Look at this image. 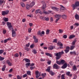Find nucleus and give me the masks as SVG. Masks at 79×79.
I'll return each mask as SVG.
<instances>
[{
  "label": "nucleus",
  "instance_id": "nucleus-32",
  "mask_svg": "<svg viewBox=\"0 0 79 79\" xmlns=\"http://www.w3.org/2000/svg\"><path fill=\"white\" fill-rule=\"evenodd\" d=\"M73 69L74 71H76V70H77V68L76 67V66L74 65L73 68Z\"/></svg>",
  "mask_w": 79,
  "mask_h": 79
},
{
  "label": "nucleus",
  "instance_id": "nucleus-46",
  "mask_svg": "<svg viewBox=\"0 0 79 79\" xmlns=\"http://www.w3.org/2000/svg\"><path fill=\"white\" fill-rule=\"evenodd\" d=\"M17 79H21L22 78V77H20L18 75L17 76Z\"/></svg>",
  "mask_w": 79,
  "mask_h": 79
},
{
  "label": "nucleus",
  "instance_id": "nucleus-36",
  "mask_svg": "<svg viewBox=\"0 0 79 79\" xmlns=\"http://www.w3.org/2000/svg\"><path fill=\"white\" fill-rule=\"evenodd\" d=\"M5 59L4 57H2L0 56V61H3Z\"/></svg>",
  "mask_w": 79,
  "mask_h": 79
},
{
  "label": "nucleus",
  "instance_id": "nucleus-28",
  "mask_svg": "<svg viewBox=\"0 0 79 79\" xmlns=\"http://www.w3.org/2000/svg\"><path fill=\"white\" fill-rule=\"evenodd\" d=\"M40 9L37 10H36L35 13H36V14H37L38 13H39V12H40Z\"/></svg>",
  "mask_w": 79,
  "mask_h": 79
},
{
  "label": "nucleus",
  "instance_id": "nucleus-53",
  "mask_svg": "<svg viewBox=\"0 0 79 79\" xmlns=\"http://www.w3.org/2000/svg\"><path fill=\"white\" fill-rule=\"evenodd\" d=\"M55 10V11H59V9L57 8V7H56Z\"/></svg>",
  "mask_w": 79,
  "mask_h": 79
},
{
  "label": "nucleus",
  "instance_id": "nucleus-21",
  "mask_svg": "<svg viewBox=\"0 0 79 79\" xmlns=\"http://www.w3.org/2000/svg\"><path fill=\"white\" fill-rule=\"evenodd\" d=\"M60 9L61 10H66V8H65L63 6L60 5Z\"/></svg>",
  "mask_w": 79,
  "mask_h": 79
},
{
  "label": "nucleus",
  "instance_id": "nucleus-51",
  "mask_svg": "<svg viewBox=\"0 0 79 79\" xmlns=\"http://www.w3.org/2000/svg\"><path fill=\"white\" fill-rule=\"evenodd\" d=\"M3 3V1H2V0H0V5H2Z\"/></svg>",
  "mask_w": 79,
  "mask_h": 79
},
{
  "label": "nucleus",
  "instance_id": "nucleus-5",
  "mask_svg": "<svg viewBox=\"0 0 79 79\" xmlns=\"http://www.w3.org/2000/svg\"><path fill=\"white\" fill-rule=\"evenodd\" d=\"M35 74L36 76V79H37L40 76V73H39V71H37L35 72Z\"/></svg>",
  "mask_w": 79,
  "mask_h": 79
},
{
  "label": "nucleus",
  "instance_id": "nucleus-48",
  "mask_svg": "<svg viewBox=\"0 0 79 79\" xmlns=\"http://www.w3.org/2000/svg\"><path fill=\"white\" fill-rule=\"evenodd\" d=\"M60 19V18H58L57 19H56V20L55 21V23H57V22H58V20H59Z\"/></svg>",
  "mask_w": 79,
  "mask_h": 79
},
{
  "label": "nucleus",
  "instance_id": "nucleus-14",
  "mask_svg": "<svg viewBox=\"0 0 79 79\" xmlns=\"http://www.w3.org/2000/svg\"><path fill=\"white\" fill-rule=\"evenodd\" d=\"M61 17V15H55V18H60Z\"/></svg>",
  "mask_w": 79,
  "mask_h": 79
},
{
  "label": "nucleus",
  "instance_id": "nucleus-15",
  "mask_svg": "<svg viewBox=\"0 0 79 79\" xmlns=\"http://www.w3.org/2000/svg\"><path fill=\"white\" fill-rule=\"evenodd\" d=\"M75 17L76 19H77L78 20H79V15H77V14H76V15H75Z\"/></svg>",
  "mask_w": 79,
  "mask_h": 79
},
{
  "label": "nucleus",
  "instance_id": "nucleus-50",
  "mask_svg": "<svg viewBox=\"0 0 79 79\" xmlns=\"http://www.w3.org/2000/svg\"><path fill=\"white\" fill-rule=\"evenodd\" d=\"M51 60H48L47 62V63L48 64H51Z\"/></svg>",
  "mask_w": 79,
  "mask_h": 79
},
{
  "label": "nucleus",
  "instance_id": "nucleus-3",
  "mask_svg": "<svg viewBox=\"0 0 79 79\" xmlns=\"http://www.w3.org/2000/svg\"><path fill=\"white\" fill-rule=\"evenodd\" d=\"M45 8H46V4L45 3H44L42 7V9L43 10L44 13L46 15H48L47 12L45 11Z\"/></svg>",
  "mask_w": 79,
  "mask_h": 79
},
{
  "label": "nucleus",
  "instance_id": "nucleus-44",
  "mask_svg": "<svg viewBox=\"0 0 79 79\" xmlns=\"http://www.w3.org/2000/svg\"><path fill=\"white\" fill-rule=\"evenodd\" d=\"M35 68V67H30V69H31V70H32L33 69H34V68Z\"/></svg>",
  "mask_w": 79,
  "mask_h": 79
},
{
  "label": "nucleus",
  "instance_id": "nucleus-13",
  "mask_svg": "<svg viewBox=\"0 0 79 79\" xmlns=\"http://www.w3.org/2000/svg\"><path fill=\"white\" fill-rule=\"evenodd\" d=\"M65 63H66V62L64 60H60V63L61 64H64Z\"/></svg>",
  "mask_w": 79,
  "mask_h": 79
},
{
  "label": "nucleus",
  "instance_id": "nucleus-64",
  "mask_svg": "<svg viewBox=\"0 0 79 79\" xmlns=\"http://www.w3.org/2000/svg\"><path fill=\"white\" fill-rule=\"evenodd\" d=\"M7 41H8L7 40H6V39L5 40H4V43H6Z\"/></svg>",
  "mask_w": 79,
  "mask_h": 79
},
{
  "label": "nucleus",
  "instance_id": "nucleus-42",
  "mask_svg": "<svg viewBox=\"0 0 79 79\" xmlns=\"http://www.w3.org/2000/svg\"><path fill=\"white\" fill-rule=\"evenodd\" d=\"M4 52V50H0V54H2Z\"/></svg>",
  "mask_w": 79,
  "mask_h": 79
},
{
  "label": "nucleus",
  "instance_id": "nucleus-12",
  "mask_svg": "<svg viewBox=\"0 0 79 79\" xmlns=\"http://www.w3.org/2000/svg\"><path fill=\"white\" fill-rule=\"evenodd\" d=\"M62 18L64 19H67V16L65 14H63L62 16Z\"/></svg>",
  "mask_w": 79,
  "mask_h": 79
},
{
  "label": "nucleus",
  "instance_id": "nucleus-57",
  "mask_svg": "<svg viewBox=\"0 0 79 79\" xmlns=\"http://www.w3.org/2000/svg\"><path fill=\"white\" fill-rule=\"evenodd\" d=\"M45 19V20L46 21H49V18L48 17H47V18H45V19Z\"/></svg>",
  "mask_w": 79,
  "mask_h": 79
},
{
  "label": "nucleus",
  "instance_id": "nucleus-10",
  "mask_svg": "<svg viewBox=\"0 0 79 79\" xmlns=\"http://www.w3.org/2000/svg\"><path fill=\"white\" fill-rule=\"evenodd\" d=\"M26 8L27 10H29L30 8H32L31 6V5H29L28 4H27L26 5Z\"/></svg>",
  "mask_w": 79,
  "mask_h": 79
},
{
  "label": "nucleus",
  "instance_id": "nucleus-39",
  "mask_svg": "<svg viewBox=\"0 0 79 79\" xmlns=\"http://www.w3.org/2000/svg\"><path fill=\"white\" fill-rule=\"evenodd\" d=\"M76 42V40H74L72 42L73 45H75V43Z\"/></svg>",
  "mask_w": 79,
  "mask_h": 79
},
{
  "label": "nucleus",
  "instance_id": "nucleus-63",
  "mask_svg": "<svg viewBox=\"0 0 79 79\" xmlns=\"http://www.w3.org/2000/svg\"><path fill=\"white\" fill-rule=\"evenodd\" d=\"M48 14H50L51 13H52V11L51 10H49L47 12Z\"/></svg>",
  "mask_w": 79,
  "mask_h": 79
},
{
  "label": "nucleus",
  "instance_id": "nucleus-9",
  "mask_svg": "<svg viewBox=\"0 0 79 79\" xmlns=\"http://www.w3.org/2000/svg\"><path fill=\"white\" fill-rule=\"evenodd\" d=\"M33 39H34V41L35 43H37L38 42V39L35 35L33 36Z\"/></svg>",
  "mask_w": 79,
  "mask_h": 79
},
{
  "label": "nucleus",
  "instance_id": "nucleus-22",
  "mask_svg": "<svg viewBox=\"0 0 79 79\" xmlns=\"http://www.w3.org/2000/svg\"><path fill=\"white\" fill-rule=\"evenodd\" d=\"M74 47H75V46L73 45H72L71 46H70V50H72L74 48Z\"/></svg>",
  "mask_w": 79,
  "mask_h": 79
},
{
  "label": "nucleus",
  "instance_id": "nucleus-56",
  "mask_svg": "<svg viewBox=\"0 0 79 79\" xmlns=\"http://www.w3.org/2000/svg\"><path fill=\"white\" fill-rule=\"evenodd\" d=\"M69 50H67V49H65L64 50V51L65 52V53H68V52H69Z\"/></svg>",
  "mask_w": 79,
  "mask_h": 79
},
{
  "label": "nucleus",
  "instance_id": "nucleus-40",
  "mask_svg": "<svg viewBox=\"0 0 79 79\" xmlns=\"http://www.w3.org/2000/svg\"><path fill=\"white\" fill-rule=\"evenodd\" d=\"M49 32H50V30L48 29L46 31V34H49Z\"/></svg>",
  "mask_w": 79,
  "mask_h": 79
},
{
  "label": "nucleus",
  "instance_id": "nucleus-52",
  "mask_svg": "<svg viewBox=\"0 0 79 79\" xmlns=\"http://www.w3.org/2000/svg\"><path fill=\"white\" fill-rule=\"evenodd\" d=\"M59 33H62V32H63V30H61V29H59Z\"/></svg>",
  "mask_w": 79,
  "mask_h": 79
},
{
  "label": "nucleus",
  "instance_id": "nucleus-4",
  "mask_svg": "<svg viewBox=\"0 0 79 79\" xmlns=\"http://www.w3.org/2000/svg\"><path fill=\"white\" fill-rule=\"evenodd\" d=\"M7 25L9 29V31H11V30L13 29V27L11 25V23H9V22H6Z\"/></svg>",
  "mask_w": 79,
  "mask_h": 79
},
{
  "label": "nucleus",
  "instance_id": "nucleus-54",
  "mask_svg": "<svg viewBox=\"0 0 79 79\" xmlns=\"http://www.w3.org/2000/svg\"><path fill=\"white\" fill-rule=\"evenodd\" d=\"M34 65H35V64L33 63H32L30 65V66H34Z\"/></svg>",
  "mask_w": 79,
  "mask_h": 79
},
{
  "label": "nucleus",
  "instance_id": "nucleus-18",
  "mask_svg": "<svg viewBox=\"0 0 79 79\" xmlns=\"http://www.w3.org/2000/svg\"><path fill=\"white\" fill-rule=\"evenodd\" d=\"M57 45H59L60 46L62 47L63 46V44L60 41H58Z\"/></svg>",
  "mask_w": 79,
  "mask_h": 79
},
{
  "label": "nucleus",
  "instance_id": "nucleus-8",
  "mask_svg": "<svg viewBox=\"0 0 79 79\" xmlns=\"http://www.w3.org/2000/svg\"><path fill=\"white\" fill-rule=\"evenodd\" d=\"M8 13H9V10H7L6 11H2V15H8Z\"/></svg>",
  "mask_w": 79,
  "mask_h": 79
},
{
  "label": "nucleus",
  "instance_id": "nucleus-1",
  "mask_svg": "<svg viewBox=\"0 0 79 79\" xmlns=\"http://www.w3.org/2000/svg\"><path fill=\"white\" fill-rule=\"evenodd\" d=\"M63 54H64V52L63 51L61 52H59L58 53H55V56H57L56 57V59L57 60H59L61 58V56Z\"/></svg>",
  "mask_w": 79,
  "mask_h": 79
},
{
  "label": "nucleus",
  "instance_id": "nucleus-45",
  "mask_svg": "<svg viewBox=\"0 0 79 79\" xmlns=\"http://www.w3.org/2000/svg\"><path fill=\"white\" fill-rule=\"evenodd\" d=\"M69 49H70V47L69 46H67L66 47V50L69 51Z\"/></svg>",
  "mask_w": 79,
  "mask_h": 79
},
{
  "label": "nucleus",
  "instance_id": "nucleus-38",
  "mask_svg": "<svg viewBox=\"0 0 79 79\" xmlns=\"http://www.w3.org/2000/svg\"><path fill=\"white\" fill-rule=\"evenodd\" d=\"M58 42V40L57 39H55L52 42L53 43L54 42L56 43Z\"/></svg>",
  "mask_w": 79,
  "mask_h": 79
},
{
  "label": "nucleus",
  "instance_id": "nucleus-60",
  "mask_svg": "<svg viewBox=\"0 0 79 79\" xmlns=\"http://www.w3.org/2000/svg\"><path fill=\"white\" fill-rule=\"evenodd\" d=\"M9 66H11L12 65V64L11 62H9L8 64Z\"/></svg>",
  "mask_w": 79,
  "mask_h": 79
},
{
  "label": "nucleus",
  "instance_id": "nucleus-35",
  "mask_svg": "<svg viewBox=\"0 0 79 79\" xmlns=\"http://www.w3.org/2000/svg\"><path fill=\"white\" fill-rule=\"evenodd\" d=\"M40 18L41 19H43V20H45V19L46 17H42V16H40Z\"/></svg>",
  "mask_w": 79,
  "mask_h": 79
},
{
  "label": "nucleus",
  "instance_id": "nucleus-25",
  "mask_svg": "<svg viewBox=\"0 0 79 79\" xmlns=\"http://www.w3.org/2000/svg\"><path fill=\"white\" fill-rule=\"evenodd\" d=\"M74 37H75V35H70L69 37V39H73Z\"/></svg>",
  "mask_w": 79,
  "mask_h": 79
},
{
  "label": "nucleus",
  "instance_id": "nucleus-29",
  "mask_svg": "<svg viewBox=\"0 0 79 79\" xmlns=\"http://www.w3.org/2000/svg\"><path fill=\"white\" fill-rule=\"evenodd\" d=\"M49 72V73L51 74V76H53L54 73H53V72H52V71H50Z\"/></svg>",
  "mask_w": 79,
  "mask_h": 79
},
{
  "label": "nucleus",
  "instance_id": "nucleus-27",
  "mask_svg": "<svg viewBox=\"0 0 79 79\" xmlns=\"http://www.w3.org/2000/svg\"><path fill=\"white\" fill-rule=\"evenodd\" d=\"M38 35H40V36H42V35L41 34L40 31H39L38 32Z\"/></svg>",
  "mask_w": 79,
  "mask_h": 79
},
{
  "label": "nucleus",
  "instance_id": "nucleus-30",
  "mask_svg": "<svg viewBox=\"0 0 79 79\" xmlns=\"http://www.w3.org/2000/svg\"><path fill=\"white\" fill-rule=\"evenodd\" d=\"M56 63L57 64H59V65H60L61 64V61L57 60L56 61Z\"/></svg>",
  "mask_w": 79,
  "mask_h": 79
},
{
  "label": "nucleus",
  "instance_id": "nucleus-37",
  "mask_svg": "<svg viewBox=\"0 0 79 79\" xmlns=\"http://www.w3.org/2000/svg\"><path fill=\"white\" fill-rule=\"evenodd\" d=\"M14 56L16 58H17V57H18V56H19V54H18V53H16L14 55Z\"/></svg>",
  "mask_w": 79,
  "mask_h": 79
},
{
  "label": "nucleus",
  "instance_id": "nucleus-26",
  "mask_svg": "<svg viewBox=\"0 0 79 79\" xmlns=\"http://www.w3.org/2000/svg\"><path fill=\"white\" fill-rule=\"evenodd\" d=\"M27 74L28 75H29V76H31V71H27Z\"/></svg>",
  "mask_w": 79,
  "mask_h": 79
},
{
  "label": "nucleus",
  "instance_id": "nucleus-31",
  "mask_svg": "<svg viewBox=\"0 0 79 79\" xmlns=\"http://www.w3.org/2000/svg\"><path fill=\"white\" fill-rule=\"evenodd\" d=\"M47 75V74L46 73H42V76L43 77H45V76H46V75Z\"/></svg>",
  "mask_w": 79,
  "mask_h": 79
},
{
  "label": "nucleus",
  "instance_id": "nucleus-11",
  "mask_svg": "<svg viewBox=\"0 0 79 79\" xmlns=\"http://www.w3.org/2000/svg\"><path fill=\"white\" fill-rule=\"evenodd\" d=\"M67 67V63H65L62 66L61 68L62 69H65Z\"/></svg>",
  "mask_w": 79,
  "mask_h": 79
},
{
  "label": "nucleus",
  "instance_id": "nucleus-34",
  "mask_svg": "<svg viewBox=\"0 0 79 79\" xmlns=\"http://www.w3.org/2000/svg\"><path fill=\"white\" fill-rule=\"evenodd\" d=\"M32 52H33L34 54H36V53H37V51H36V50L35 49L33 50Z\"/></svg>",
  "mask_w": 79,
  "mask_h": 79
},
{
  "label": "nucleus",
  "instance_id": "nucleus-47",
  "mask_svg": "<svg viewBox=\"0 0 79 79\" xmlns=\"http://www.w3.org/2000/svg\"><path fill=\"white\" fill-rule=\"evenodd\" d=\"M70 74V72H66V74L67 76H69V74Z\"/></svg>",
  "mask_w": 79,
  "mask_h": 79
},
{
  "label": "nucleus",
  "instance_id": "nucleus-7",
  "mask_svg": "<svg viewBox=\"0 0 79 79\" xmlns=\"http://www.w3.org/2000/svg\"><path fill=\"white\" fill-rule=\"evenodd\" d=\"M53 69H59V67L58 66V65H57L56 64H55L53 66Z\"/></svg>",
  "mask_w": 79,
  "mask_h": 79
},
{
  "label": "nucleus",
  "instance_id": "nucleus-43",
  "mask_svg": "<svg viewBox=\"0 0 79 79\" xmlns=\"http://www.w3.org/2000/svg\"><path fill=\"white\" fill-rule=\"evenodd\" d=\"M31 30H32V29H31V28H30L28 29V31L29 33H30V32H31Z\"/></svg>",
  "mask_w": 79,
  "mask_h": 79
},
{
  "label": "nucleus",
  "instance_id": "nucleus-41",
  "mask_svg": "<svg viewBox=\"0 0 79 79\" xmlns=\"http://www.w3.org/2000/svg\"><path fill=\"white\" fill-rule=\"evenodd\" d=\"M30 64L31 63H27L26 64V66L27 68L28 67L27 66H29V65H30Z\"/></svg>",
  "mask_w": 79,
  "mask_h": 79
},
{
  "label": "nucleus",
  "instance_id": "nucleus-23",
  "mask_svg": "<svg viewBox=\"0 0 79 79\" xmlns=\"http://www.w3.org/2000/svg\"><path fill=\"white\" fill-rule=\"evenodd\" d=\"M6 68V65H4L3 66V67L2 68V71H4L5 70V69Z\"/></svg>",
  "mask_w": 79,
  "mask_h": 79
},
{
  "label": "nucleus",
  "instance_id": "nucleus-62",
  "mask_svg": "<svg viewBox=\"0 0 79 79\" xmlns=\"http://www.w3.org/2000/svg\"><path fill=\"white\" fill-rule=\"evenodd\" d=\"M27 74H25L23 75V77H27Z\"/></svg>",
  "mask_w": 79,
  "mask_h": 79
},
{
  "label": "nucleus",
  "instance_id": "nucleus-55",
  "mask_svg": "<svg viewBox=\"0 0 79 79\" xmlns=\"http://www.w3.org/2000/svg\"><path fill=\"white\" fill-rule=\"evenodd\" d=\"M30 45V43H29L27 44L26 45V46L27 47H29V45Z\"/></svg>",
  "mask_w": 79,
  "mask_h": 79
},
{
  "label": "nucleus",
  "instance_id": "nucleus-20",
  "mask_svg": "<svg viewBox=\"0 0 79 79\" xmlns=\"http://www.w3.org/2000/svg\"><path fill=\"white\" fill-rule=\"evenodd\" d=\"M24 60L26 63H29L30 62V60L27 58L25 59Z\"/></svg>",
  "mask_w": 79,
  "mask_h": 79
},
{
  "label": "nucleus",
  "instance_id": "nucleus-19",
  "mask_svg": "<svg viewBox=\"0 0 79 79\" xmlns=\"http://www.w3.org/2000/svg\"><path fill=\"white\" fill-rule=\"evenodd\" d=\"M50 66H48V67L47 69L46 70V71H48V72H49L50 71Z\"/></svg>",
  "mask_w": 79,
  "mask_h": 79
},
{
  "label": "nucleus",
  "instance_id": "nucleus-6",
  "mask_svg": "<svg viewBox=\"0 0 79 79\" xmlns=\"http://www.w3.org/2000/svg\"><path fill=\"white\" fill-rule=\"evenodd\" d=\"M16 32H15V30L13 29H12V35L13 37H15V36H16Z\"/></svg>",
  "mask_w": 79,
  "mask_h": 79
},
{
  "label": "nucleus",
  "instance_id": "nucleus-33",
  "mask_svg": "<svg viewBox=\"0 0 79 79\" xmlns=\"http://www.w3.org/2000/svg\"><path fill=\"white\" fill-rule=\"evenodd\" d=\"M4 21L5 22L8 21V18H5L4 19Z\"/></svg>",
  "mask_w": 79,
  "mask_h": 79
},
{
  "label": "nucleus",
  "instance_id": "nucleus-2",
  "mask_svg": "<svg viewBox=\"0 0 79 79\" xmlns=\"http://www.w3.org/2000/svg\"><path fill=\"white\" fill-rule=\"evenodd\" d=\"M73 10H74L76 8L79 7V2H77L75 3V4H73L72 5Z\"/></svg>",
  "mask_w": 79,
  "mask_h": 79
},
{
  "label": "nucleus",
  "instance_id": "nucleus-24",
  "mask_svg": "<svg viewBox=\"0 0 79 79\" xmlns=\"http://www.w3.org/2000/svg\"><path fill=\"white\" fill-rule=\"evenodd\" d=\"M20 4L21 6H22V7H25V4L23 2H21L20 3Z\"/></svg>",
  "mask_w": 79,
  "mask_h": 79
},
{
  "label": "nucleus",
  "instance_id": "nucleus-49",
  "mask_svg": "<svg viewBox=\"0 0 79 79\" xmlns=\"http://www.w3.org/2000/svg\"><path fill=\"white\" fill-rule=\"evenodd\" d=\"M63 37L64 39H66L67 38V35H64L63 36Z\"/></svg>",
  "mask_w": 79,
  "mask_h": 79
},
{
  "label": "nucleus",
  "instance_id": "nucleus-16",
  "mask_svg": "<svg viewBox=\"0 0 79 79\" xmlns=\"http://www.w3.org/2000/svg\"><path fill=\"white\" fill-rule=\"evenodd\" d=\"M54 48L52 46H51L48 47V49L49 50H52Z\"/></svg>",
  "mask_w": 79,
  "mask_h": 79
},
{
  "label": "nucleus",
  "instance_id": "nucleus-61",
  "mask_svg": "<svg viewBox=\"0 0 79 79\" xmlns=\"http://www.w3.org/2000/svg\"><path fill=\"white\" fill-rule=\"evenodd\" d=\"M25 49L26 50H27V51L28 52L29 50V48H25Z\"/></svg>",
  "mask_w": 79,
  "mask_h": 79
},
{
  "label": "nucleus",
  "instance_id": "nucleus-58",
  "mask_svg": "<svg viewBox=\"0 0 79 79\" xmlns=\"http://www.w3.org/2000/svg\"><path fill=\"white\" fill-rule=\"evenodd\" d=\"M3 33L4 34L6 33V31L5 30H4L3 31Z\"/></svg>",
  "mask_w": 79,
  "mask_h": 79
},
{
  "label": "nucleus",
  "instance_id": "nucleus-17",
  "mask_svg": "<svg viewBox=\"0 0 79 79\" xmlns=\"http://www.w3.org/2000/svg\"><path fill=\"white\" fill-rule=\"evenodd\" d=\"M34 5H35V2H32L30 4V5L31 6V8L32 7V6H34Z\"/></svg>",
  "mask_w": 79,
  "mask_h": 79
},
{
  "label": "nucleus",
  "instance_id": "nucleus-59",
  "mask_svg": "<svg viewBox=\"0 0 79 79\" xmlns=\"http://www.w3.org/2000/svg\"><path fill=\"white\" fill-rule=\"evenodd\" d=\"M29 25L31 27L33 26V24L32 23H30L29 24Z\"/></svg>",
  "mask_w": 79,
  "mask_h": 79
}]
</instances>
